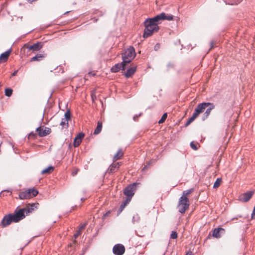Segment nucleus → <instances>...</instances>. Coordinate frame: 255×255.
Wrapping results in <instances>:
<instances>
[{
	"mask_svg": "<svg viewBox=\"0 0 255 255\" xmlns=\"http://www.w3.org/2000/svg\"><path fill=\"white\" fill-rule=\"evenodd\" d=\"M173 19V15L171 14H166L162 12L152 18H148L144 21L145 27L143 37L147 38L150 36L154 32H157L159 27L158 24L160 23L162 21L164 20H172Z\"/></svg>",
	"mask_w": 255,
	"mask_h": 255,
	"instance_id": "nucleus-1",
	"label": "nucleus"
},
{
	"mask_svg": "<svg viewBox=\"0 0 255 255\" xmlns=\"http://www.w3.org/2000/svg\"><path fill=\"white\" fill-rule=\"evenodd\" d=\"M39 205V203L37 202L31 204H29L26 205V207L19 209L15 214L12 215L14 222H18L23 219L25 217V213L27 215L28 213H31L35 209H37Z\"/></svg>",
	"mask_w": 255,
	"mask_h": 255,
	"instance_id": "nucleus-2",
	"label": "nucleus"
},
{
	"mask_svg": "<svg viewBox=\"0 0 255 255\" xmlns=\"http://www.w3.org/2000/svg\"><path fill=\"white\" fill-rule=\"evenodd\" d=\"M39 205V203L37 202L31 204H29L26 205V207L19 209L15 214L12 215L14 222H18L23 219L25 217V213L27 215L28 213H31L35 209H37Z\"/></svg>",
	"mask_w": 255,
	"mask_h": 255,
	"instance_id": "nucleus-3",
	"label": "nucleus"
},
{
	"mask_svg": "<svg viewBox=\"0 0 255 255\" xmlns=\"http://www.w3.org/2000/svg\"><path fill=\"white\" fill-rule=\"evenodd\" d=\"M210 104V103H202L198 104L195 108L192 117L189 119L185 124V126L188 127L189 126L201 113L204 112L205 109L208 107Z\"/></svg>",
	"mask_w": 255,
	"mask_h": 255,
	"instance_id": "nucleus-4",
	"label": "nucleus"
},
{
	"mask_svg": "<svg viewBox=\"0 0 255 255\" xmlns=\"http://www.w3.org/2000/svg\"><path fill=\"white\" fill-rule=\"evenodd\" d=\"M135 50L132 47L127 48L122 54L123 62L127 66L135 56Z\"/></svg>",
	"mask_w": 255,
	"mask_h": 255,
	"instance_id": "nucleus-5",
	"label": "nucleus"
},
{
	"mask_svg": "<svg viewBox=\"0 0 255 255\" xmlns=\"http://www.w3.org/2000/svg\"><path fill=\"white\" fill-rule=\"evenodd\" d=\"M189 205L190 203L188 197L181 196L179 200L177 206L178 211L181 214L184 213L189 209Z\"/></svg>",
	"mask_w": 255,
	"mask_h": 255,
	"instance_id": "nucleus-6",
	"label": "nucleus"
},
{
	"mask_svg": "<svg viewBox=\"0 0 255 255\" xmlns=\"http://www.w3.org/2000/svg\"><path fill=\"white\" fill-rule=\"evenodd\" d=\"M38 193V191L34 188H30L19 193V198L21 200L30 199L36 196Z\"/></svg>",
	"mask_w": 255,
	"mask_h": 255,
	"instance_id": "nucleus-7",
	"label": "nucleus"
},
{
	"mask_svg": "<svg viewBox=\"0 0 255 255\" xmlns=\"http://www.w3.org/2000/svg\"><path fill=\"white\" fill-rule=\"evenodd\" d=\"M136 183H133L128 186L124 191V194L128 197L127 200L130 201L132 197L134 194V191L136 190Z\"/></svg>",
	"mask_w": 255,
	"mask_h": 255,
	"instance_id": "nucleus-8",
	"label": "nucleus"
},
{
	"mask_svg": "<svg viewBox=\"0 0 255 255\" xmlns=\"http://www.w3.org/2000/svg\"><path fill=\"white\" fill-rule=\"evenodd\" d=\"M113 252L115 255H123L125 252V248L122 244H117L114 246Z\"/></svg>",
	"mask_w": 255,
	"mask_h": 255,
	"instance_id": "nucleus-9",
	"label": "nucleus"
},
{
	"mask_svg": "<svg viewBox=\"0 0 255 255\" xmlns=\"http://www.w3.org/2000/svg\"><path fill=\"white\" fill-rule=\"evenodd\" d=\"M36 131L38 135L40 137L45 136L49 134L51 131L50 128L47 127L44 128L43 127H40L38 128Z\"/></svg>",
	"mask_w": 255,
	"mask_h": 255,
	"instance_id": "nucleus-10",
	"label": "nucleus"
},
{
	"mask_svg": "<svg viewBox=\"0 0 255 255\" xmlns=\"http://www.w3.org/2000/svg\"><path fill=\"white\" fill-rule=\"evenodd\" d=\"M12 214H8L5 216L1 222L2 227H5L9 225L12 222H14Z\"/></svg>",
	"mask_w": 255,
	"mask_h": 255,
	"instance_id": "nucleus-11",
	"label": "nucleus"
},
{
	"mask_svg": "<svg viewBox=\"0 0 255 255\" xmlns=\"http://www.w3.org/2000/svg\"><path fill=\"white\" fill-rule=\"evenodd\" d=\"M43 46V44L41 42H37L32 45H29L27 44H25L24 45V47H26L28 49L30 50H32L34 51H37L40 50Z\"/></svg>",
	"mask_w": 255,
	"mask_h": 255,
	"instance_id": "nucleus-12",
	"label": "nucleus"
},
{
	"mask_svg": "<svg viewBox=\"0 0 255 255\" xmlns=\"http://www.w3.org/2000/svg\"><path fill=\"white\" fill-rule=\"evenodd\" d=\"M254 192L253 191H249L241 195L239 197L240 201L247 202L249 201L250 199L252 197Z\"/></svg>",
	"mask_w": 255,
	"mask_h": 255,
	"instance_id": "nucleus-13",
	"label": "nucleus"
},
{
	"mask_svg": "<svg viewBox=\"0 0 255 255\" xmlns=\"http://www.w3.org/2000/svg\"><path fill=\"white\" fill-rule=\"evenodd\" d=\"M121 162H114L110 166L107 170L109 174H112L117 171L121 165Z\"/></svg>",
	"mask_w": 255,
	"mask_h": 255,
	"instance_id": "nucleus-14",
	"label": "nucleus"
},
{
	"mask_svg": "<svg viewBox=\"0 0 255 255\" xmlns=\"http://www.w3.org/2000/svg\"><path fill=\"white\" fill-rule=\"evenodd\" d=\"M84 137V134L82 132L78 133L75 137L73 142L74 147H78L81 143L82 139Z\"/></svg>",
	"mask_w": 255,
	"mask_h": 255,
	"instance_id": "nucleus-15",
	"label": "nucleus"
},
{
	"mask_svg": "<svg viewBox=\"0 0 255 255\" xmlns=\"http://www.w3.org/2000/svg\"><path fill=\"white\" fill-rule=\"evenodd\" d=\"M126 68V65L122 62L121 63H118L114 66L111 68V71L112 72H117L119 71L120 70H125Z\"/></svg>",
	"mask_w": 255,
	"mask_h": 255,
	"instance_id": "nucleus-16",
	"label": "nucleus"
},
{
	"mask_svg": "<svg viewBox=\"0 0 255 255\" xmlns=\"http://www.w3.org/2000/svg\"><path fill=\"white\" fill-rule=\"evenodd\" d=\"M209 106H210V107L206 110V112L203 115L202 117L203 121H205L208 118L211 111L215 108V106L213 103H210Z\"/></svg>",
	"mask_w": 255,
	"mask_h": 255,
	"instance_id": "nucleus-17",
	"label": "nucleus"
},
{
	"mask_svg": "<svg viewBox=\"0 0 255 255\" xmlns=\"http://www.w3.org/2000/svg\"><path fill=\"white\" fill-rule=\"evenodd\" d=\"M225 229L222 228H216L213 230L212 236L216 238L221 237V234L225 233Z\"/></svg>",
	"mask_w": 255,
	"mask_h": 255,
	"instance_id": "nucleus-18",
	"label": "nucleus"
},
{
	"mask_svg": "<svg viewBox=\"0 0 255 255\" xmlns=\"http://www.w3.org/2000/svg\"><path fill=\"white\" fill-rule=\"evenodd\" d=\"M11 50L10 49H9L8 50H7L6 51H5V52L2 53L0 55V63L6 62L7 60V59L11 53Z\"/></svg>",
	"mask_w": 255,
	"mask_h": 255,
	"instance_id": "nucleus-19",
	"label": "nucleus"
},
{
	"mask_svg": "<svg viewBox=\"0 0 255 255\" xmlns=\"http://www.w3.org/2000/svg\"><path fill=\"white\" fill-rule=\"evenodd\" d=\"M136 67L133 66L130 68H129L127 72L125 73V75L127 78H129L131 77L136 71Z\"/></svg>",
	"mask_w": 255,
	"mask_h": 255,
	"instance_id": "nucleus-20",
	"label": "nucleus"
},
{
	"mask_svg": "<svg viewBox=\"0 0 255 255\" xmlns=\"http://www.w3.org/2000/svg\"><path fill=\"white\" fill-rule=\"evenodd\" d=\"M87 224H80L79 230L77 231V232L74 234V237L75 239H76L79 236H80L82 232L85 229Z\"/></svg>",
	"mask_w": 255,
	"mask_h": 255,
	"instance_id": "nucleus-21",
	"label": "nucleus"
},
{
	"mask_svg": "<svg viewBox=\"0 0 255 255\" xmlns=\"http://www.w3.org/2000/svg\"><path fill=\"white\" fill-rule=\"evenodd\" d=\"M45 56L44 54L39 53L36 54L35 56L31 58L30 60V62H33L35 61H39L42 60L43 58Z\"/></svg>",
	"mask_w": 255,
	"mask_h": 255,
	"instance_id": "nucleus-22",
	"label": "nucleus"
},
{
	"mask_svg": "<svg viewBox=\"0 0 255 255\" xmlns=\"http://www.w3.org/2000/svg\"><path fill=\"white\" fill-rule=\"evenodd\" d=\"M124 155V152L122 149H119L117 153L114 155L113 160L114 162L122 158Z\"/></svg>",
	"mask_w": 255,
	"mask_h": 255,
	"instance_id": "nucleus-23",
	"label": "nucleus"
},
{
	"mask_svg": "<svg viewBox=\"0 0 255 255\" xmlns=\"http://www.w3.org/2000/svg\"><path fill=\"white\" fill-rule=\"evenodd\" d=\"M102 122L101 121H98L97 123V126L94 132V134H98L102 130Z\"/></svg>",
	"mask_w": 255,
	"mask_h": 255,
	"instance_id": "nucleus-24",
	"label": "nucleus"
},
{
	"mask_svg": "<svg viewBox=\"0 0 255 255\" xmlns=\"http://www.w3.org/2000/svg\"><path fill=\"white\" fill-rule=\"evenodd\" d=\"M53 170H54V167L53 166H49L48 167H47V168L41 171V174H49V173H51Z\"/></svg>",
	"mask_w": 255,
	"mask_h": 255,
	"instance_id": "nucleus-25",
	"label": "nucleus"
},
{
	"mask_svg": "<svg viewBox=\"0 0 255 255\" xmlns=\"http://www.w3.org/2000/svg\"><path fill=\"white\" fill-rule=\"evenodd\" d=\"M60 125L63 128H68V121L65 119H62V121L60 124Z\"/></svg>",
	"mask_w": 255,
	"mask_h": 255,
	"instance_id": "nucleus-26",
	"label": "nucleus"
},
{
	"mask_svg": "<svg viewBox=\"0 0 255 255\" xmlns=\"http://www.w3.org/2000/svg\"><path fill=\"white\" fill-rule=\"evenodd\" d=\"M221 182H222V179L221 178H217L214 184L213 188H218L220 186Z\"/></svg>",
	"mask_w": 255,
	"mask_h": 255,
	"instance_id": "nucleus-27",
	"label": "nucleus"
},
{
	"mask_svg": "<svg viewBox=\"0 0 255 255\" xmlns=\"http://www.w3.org/2000/svg\"><path fill=\"white\" fill-rule=\"evenodd\" d=\"M66 120L69 121L71 119V113L70 111H67L64 114V118Z\"/></svg>",
	"mask_w": 255,
	"mask_h": 255,
	"instance_id": "nucleus-28",
	"label": "nucleus"
},
{
	"mask_svg": "<svg viewBox=\"0 0 255 255\" xmlns=\"http://www.w3.org/2000/svg\"><path fill=\"white\" fill-rule=\"evenodd\" d=\"M12 90L10 88H6L5 89V95L7 97H10L12 93Z\"/></svg>",
	"mask_w": 255,
	"mask_h": 255,
	"instance_id": "nucleus-29",
	"label": "nucleus"
},
{
	"mask_svg": "<svg viewBox=\"0 0 255 255\" xmlns=\"http://www.w3.org/2000/svg\"><path fill=\"white\" fill-rule=\"evenodd\" d=\"M193 192V189H191L186 191H184L182 196L187 197L188 196Z\"/></svg>",
	"mask_w": 255,
	"mask_h": 255,
	"instance_id": "nucleus-30",
	"label": "nucleus"
},
{
	"mask_svg": "<svg viewBox=\"0 0 255 255\" xmlns=\"http://www.w3.org/2000/svg\"><path fill=\"white\" fill-rule=\"evenodd\" d=\"M167 117V113H164L162 115V116L161 118L160 119V120L158 121V123L159 124H162V123H163L165 122V121L166 120Z\"/></svg>",
	"mask_w": 255,
	"mask_h": 255,
	"instance_id": "nucleus-31",
	"label": "nucleus"
},
{
	"mask_svg": "<svg viewBox=\"0 0 255 255\" xmlns=\"http://www.w3.org/2000/svg\"><path fill=\"white\" fill-rule=\"evenodd\" d=\"M178 237L177 233L175 231H172L170 235V238L176 239Z\"/></svg>",
	"mask_w": 255,
	"mask_h": 255,
	"instance_id": "nucleus-32",
	"label": "nucleus"
},
{
	"mask_svg": "<svg viewBox=\"0 0 255 255\" xmlns=\"http://www.w3.org/2000/svg\"><path fill=\"white\" fill-rule=\"evenodd\" d=\"M130 201L129 200H127L123 204H122L121 206H120V212H122L123 211V210L124 209V208L125 207V206L127 205V204L128 203V202H129Z\"/></svg>",
	"mask_w": 255,
	"mask_h": 255,
	"instance_id": "nucleus-33",
	"label": "nucleus"
},
{
	"mask_svg": "<svg viewBox=\"0 0 255 255\" xmlns=\"http://www.w3.org/2000/svg\"><path fill=\"white\" fill-rule=\"evenodd\" d=\"M243 0H232L231 1V4H238L239 3H240L241 1H242Z\"/></svg>",
	"mask_w": 255,
	"mask_h": 255,
	"instance_id": "nucleus-34",
	"label": "nucleus"
},
{
	"mask_svg": "<svg viewBox=\"0 0 255 255\" xmlns=\"http://www.w3.org/2000/svg\"><path fill=\"white\" fill-rule=\"evenodd\" d=\"M190 146L192 149L194 150H197L198 149L197 145L195 144H194L193 142H191L190 143Z\"/></svg>",
	"mask_w": 255,
	"mask_h": 255,
	"instance_id": "nucleus-35",
	"label": "nucleus"
},
{
	"mask_svg": "<svg viewBox=\"0 0 255 255\" xmlns=\"http://www.w3.org/2000/svg\"><path fill=\"white\" fill-rule=\"evenodd\" d=\"M160 48V45L159 44H156L154 46V49L155 50H157Z\"/></svg>",
	"mask_w": 255,
	"mask_h": 255,
	"instance_id": "nucleus-36",
	"label": "nucleus"
},
{
	"mask_svg": "<svg viewBox=\"0 0 255 255\" xmlns=\"http://www.w3.org/2000/svg\"><path fill=\"white\" fill-rule=\"evenodd\" d=\"M91 97H92V100L93 101H94V100L96 99V96L95 94H92L91 95Z\"/></svg>",
	"mask_w": 255,
	"mask_h": 255,
	"instance_id": "nucleus-37",
	"label": "nucleus"
},
{
	"mask_svg": "<svg viewBox=\"0 0 255 255\" xmlns=\"http://www.w3.org/2000/svg\"><path fill=\"white\" fill-rule=\"evenodd\" d=\"M210 45H211V48H210V49H211L214 47V42L213 41L211 42Z\"/></svg>",
	"mask_w": 255,
	"mask_h": 255,
	"instance_id": "nucleus-38",
	"label": "nucleus"
},
{
	"mask_svg": "<svg viewBox=\"0 0 255 255\" xmlns=\"http://www.w3.org/2000/svg\"><path fill=\"white\" fill-rule=\"evenodd\" d=\"M95 75V73H93L92 72H89L88 73V75L90 76H94Z\"/></svg>",
	"mask_w": 255,
	"mask_h": 255,
	"instance_id": "nucleus-39",
	"label": "nucleus"
},
{
	"mask_svg": "<svg viewBox=\"0 0 255 255\" xmlns=\"http://www.w3.org/2000/svg\"><path fill=\"white\" fill-rule=\"evenodd\" d=\"M17 70H16L12 74V76H14L16 75L17 73Z\"/></svg>",
	"mask_w": 255,
	"mask_h": 255,
	"instance_id": "nucleus-40",
	"label": "nucleus"
},
{
	"mask_svg": "<svg viewBox=\"0 0 255 255\" xmlns=\"http://www.w3.org/2000/svg\"><path fill=\"white\" fill-rule=\"evenodd\" d=\"M186 255H193V254L191 252H188L186 253Z\"/></svg>",
	"mask_w": 255,
	"mask_h": 255,
	"instance_id": "nucleus-41",
	"label": "nucleus"
},
{
	"mask_svg": "<svg viewBox=\"0 0 255 255\" xmlns=\"http://www.w3.org/2000/svg\"><path fill=\"white\" fill-rule=\"evenodd\" d=\"M137 119H138V116H134V117H133L134 121H136Z\"/></svg>",
	"mask_w": 255,
	"mask_h": 255,
	"instance_id": "nucleus-42",
	"label": "nucleus"
},
{
	"mask_svg": "<svg viewBox=\"0 0 255 255\" xmlns=\"http://www.w3.org/2000/svg\"><path fill=\"white\" fill-rule=\"evenodd\" d=\"M168 67H173V65L172 64L169 63V64L168 65Z\"/></svg>",
	"mask_w": 255,
	"mask_h": 255,
	"instance_id": "nucleus-43",
	"label": "nucleus"
},
{
	"mask_svg": "<svg viewBox=\"0 0 255 255\" xmlns=\"http://www.w3.org/2000/svg\"><path fill=\"white\" fill-rule=\"evenodd\" d=\"M32 136H34V134L33 133H30L29 136L31 137Z\"/></svg>",
	"mask_w": 255,
	"mask_h": 255,
	"instance_id": "nucleus-44",
	"label": "nucleus"
},
{
	"mask_svg": "<svg viewBox=\"0 0 255 255\" xmlns=\"http://www.w3.org/2000/svg\"><path fill=\"white\" fill-rule=\"evenodd\" d=\"M69 12V11H66V12L64 13V14H67Z\"/></svg>",
	"mask_w": 255,
	"mask_h": 255,
	"instance_id": "nucleus-45",
	"label": "nucleus"
},
{
	"mask_svg": "<svg viewBox=\"0 0 255 255\" xmlns=\"http://www.w3.org/2000/svg\"><path fill=\"white\" fill-rule=\"evenodd\" d=\"M82 200L85 201V199H81Z\"/></svg>",
	"mask_w": 255,
	"mask_h": 255,
	"instance_id": "nucleus-46",
	"label": "nucleus"
},
{
	"mask_svg": "<svg viewBox=\"0 0 255 255\" xmlns=\"http://www.w3.org/2000/svg\"><path fill=\"white\" fill-rule=\"evenodd\" d=\"M82 200L85 201V199H81Z\"/></svg>",
	"mask_w": 255,
	"mask_h": 255,
	"instance_id": "nucleus-47",
	"label": "nucleus"
},
{
	"mask_svg": "<svg viewBox=\"0 0 255 255\" xmlns=\"http://www.w3.org/2000/svg\"><path fill=\"white\" fill-rule=\"evenodd\" d=\"M91 0H89V1H91Z\"/></svg>",
	"mask_w": 255,
	"mask_h": 255,
	"instance_id": "nucleus-48",
	"label": "nucleus"
}]
</instances>
